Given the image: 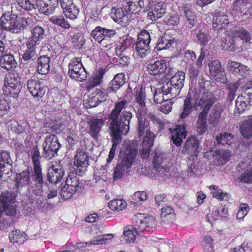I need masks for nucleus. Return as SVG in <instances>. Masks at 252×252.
<instances>
[{
  "instance_id": "28",
  "label": "nucleus",
  "mask_w": 252,
  "mask_h": 252,
  "mask_svg": "<svg viewBox=\"0 0 252 252\" xmlns=\"http://www.w3.org/2000/svg\"><path fill=\"white\" fill-rule=\"evenodd\" d=\"M252 101H249V97L244 93H242L240 95H239L235 101V107L234 109V114L236 115H239L242 114L246 109L248 105L247 103L250 104Z\"/></svg>"
},
{
  "instance_id": "9",
  "label": "nucleus",
  "mask_w": 252,
  "mask_h": 252,
  "mask_svg": "<svg viewBox=\"0 0 252 252\" xmlns=\"http://www.w3.org/2000/svg\"><path fill=\"white\" fill-rule=\"evenodd\" d=\"M185 79V73L183 71L177 72L169 81H165L162 84L164 88L169 90L171 96L176 97L178 95L183 88Z\"/></svg>"
},
{
  "instance_id": "55",
  "label": "nucleus",
  "mask_w": 252,
  "mask_h": 252,
  "mask_svg": "<svg viewBox=\"0 0 252 252\" xmlns=\"http://www.w3.org/2000/svg\"><path fill=\"white\" fill-rule=\"evenodd\" d=\"M109 170V167L107 165H106L104 166H102L101 169L99 170L97 169L94 172V176L95 177V179H97V178H99L102 179L103 181L106 182L110 178V174Z\"/></svg>"
},
{
  "instance_id": "59",
  "label": "nucleus",
  "mask_w": 252,
  "mask_h": 252,
  "mask_svg": "<svg viewBox=\"0 0 252 252\" xmlns=\"http://www.w3.org/2000/svg\"><path fill=\"white\" fill-rule=\"evenodd\" d=\"M32 179L33 184H44L43 174L41 169H33L32 175Z\"/></svg>"
},
{
  "instance_id": "37",
  "label": "nucleus",
  "mask_w": 252,
  "mask_h": 252,
  "mask_svg": "<svg viewBox=\"0 0 252 252\" xmlns=\"http://www.w3.org/2000/svg\"><path fill=\"white\" fill-rule=\"evenodd\" d=\"M165 5L159 2L155 6V8L152 11L149 12L148 16L152 21H156L161 18L165 13Z\"/></svg>"
},
{
  "instance_id": "4",
  "label": "nucleus",
  "mask_w": 252,
  "mask_h": 252,
  "mask_svg": "<svg viewBox=\"0 0 252 252\" xmlns=\"http://www.w3.org/2000/svg\"><path fill=\"white\" fill-rule=\"evenodd\" d=\"M249 32L245 29L235 27L233 28L230 34L221 40V46L225 50L233 51L237 49L246 48V45L251 41Z\"/></svg>"
},
{
  "instance_id": "16",
  "label": "nucleus",
  "mask_w": 252,
  "mask_h": 252,
  "mask_svg": "<svg viewBox=\"0 0 252 252\" xmlns=\"http://www.w3.org/2000/svg\"><path fill=\"white\" fill-rule=\"evenodd\" d=\"M64 174L65 167L62 161H55L47 175V180L50 183L57 184L63 179Z\"/></svg>"
},
{
  "instance_id": "12",
  "label": "nucleus",
  "mask_w": 252,
  "mask_h": 252,
  "mask_svg": "<svg viewBox=\"0 0 252 252\" xmlns=\"http://www.w3.org/2000/svg\"><path fill=\"white\" fill-rule=\"evenodd\" d=\"M61 145L57 136L50 134L46 137L43 144V156L50 159L57 156Z\"/></svg>"
},
{
  "instance_id": "50",
  "label": "nucleus",
  "mask_w": 252,
  "mask_h": 252,
  "mask_svg": "<svg viewBox=\"0 0 252 252\" xmlns=\"http://www.w3.org/2000/svg\"><path fill=\"white\" fill-rule=\"evenodd\" d=\"M241 133L245 138H250L252 136V117L245 121L240 127Z\"/></svg>"
},
{
  "instance_id": "20",
  "label": "nucleus",
  "mask_w": 252,
  "mask_h": 252,
  "mask_svg": "<svg viewBox=\"0 0 252 252\" xmlns=\"http://www.w3.org/2000/svg\"><path fill=\"white\" fill-rule=\"evenodd\" d=\"M167 68L166 62L163 60L152 61L146 66L149 74L153 76L163 75Z\"/></svg>"
},
{
  "instance_id": "17",
  "label": "nucleus",
  "mask_w": 252,
  "mask_h": 252,
  "mask_svg": "<svg viewBox=\"0 0 252 252\" xmlns=\"http://www.w3.org/2000/svg\"><path fill=\"white\" fill-rule=\"evenodd\" d=\"M209 72L211 77L217 82L222 83L226 81L227 78L224 69L219 60H215L209 64Z\"/></svg>"
},
{
  "instance_id": "46",
  "label": "nucleus",
  "mask_w": 252,
  "mask_h": 252,
  "mask_svg": "<svg viewBox=\"0 0 252 252\" xmlns=\"http://www.w3.org/2000/svg\"><path fill=\"white\" fill-rule=\"evenodd\" d=\"M175 43L174 38L167 35L163 36L158 41L157 49L159 50L168 49Z\"/></svg>"
},
{
  "instance_id": "21",
  "label": "nucleus",
  "mask_w": 252,
  "mask_h": 252,
  "mask_svg": "<svg viewBox=\"0 0 252 252\" xmlns=\"http://www.w3.org/2000/svg\"><path fill=\"white\" fill-rule=\"evenodd\" d=\"M229 23L230 20L226 12L218 11L215 13L213 18L212 25L216 30L225 28Z\"/></svg>"
},
{
  "instance_id": "27",
  "label": "nucleus",
  "mask_w": 252,
  "mask_h": 252,
  "mask_svg": "<svg viewBox=\"0 0 252 252\" xmlns=\"http://www.w3.org/2000/svg\"><path fill=\"white\" fill-rule=\"evenodd\" d=\"M32 36L28 42L32 44L38 45L46 35L45 30L41 26H35L32 30Z\"/></svg>"
},
{
  "instance_id": "63",
  "label": "nucleus",
  "mask_w": 252,
  "mask_h": 252,
  "mask_svg": "<svg viewBox=\"0 0 252 252\" xmlns=\"http://www.w3.org/2000/svg\"><path fill=\"white\" fill-rule=\"evenodd\" d=\"M148 197L147 193L144 191H138L134 193L131 196V199L134 203L140 201H146Z\"/></svg>"
},
{
  "instance_id": "10",
  "label": "nucleus",
  "mask_w": 252,
  "mask_h": 252,
  "mask_svg": "<svg viewBox=\"0 0 252 252\" xmlns=\"http://www.w3.org/2000/svg\"><path fill=\"white\" fill-rule=\"evenodd\" d=\"M68 74L72 79L79 82L86 80L87 72L80 58H74L70 61Z\"/></svg>"
},
{
  "instance_id": "62",
  "label": "nucleus",
  "mask_w": 252,
  "mask_h": 252,
  "mask_svg": "<svg viewBox=\"0 0 252 252\" xmlns=\"http://www.w3.org/2000/svg\"><path fill=\"white\" fill-rule=\"evenodd\" d=\"M126 202L121 199L111 200V210L122 211L126 207Z\"/></svg>"
},
{
  "instance_id": "34",
  "label": "nucleus",
  "mask_w": 252,
  "mask_h": 252,
  "mask_svg": "<svg viewBox=\"0 0 252 252\" xmlns=\"http://www.w3.org/2000/svg\"><path fill=\"white\" fill-rule=\"evenodd\" d=\"M171 96L169 90L164 88V85L162 84L159 88H157L154 94V101L158 103H161L164 101L170 99Z\"/></svg>"
},
{
  "instance_id": "47",
  "label": "nucleus",
  "mask_w": 252,
  "mask_h": 252,
  "mask_svg": "<svg viewBox=\"0 0 252 252\" xmlns=\"http://www.w3.org/2000/svg\"><path fill=\"white\" fill-rule=\"evenodd\" d=\"M194 41L201 45H206L208 41V36L205 31L203 29L196 30L192 31Z\"/></svg>"
},
{
  "instance_id": "5",
  "label": "nucleus",
  "mask_w": 252,
  "mask_h": 252,
  "mask_svg": "<svg viewBox=\"0 0 252 252\" xmlns=\"http://www.w3.org/2000/svg\"><path fill=\"white\" fill-rule=\"evenodd\" d=\"M126 149L120 153L121 164L116 167L113 175L114 180L120 179L124 172L130 167L136 160L137 154L136 144L133 141L125 142Z\"/></svg>"
},
{
  "instance_id": "1",
  "label": "nucleus",
  "mask_w": 252,
  "mask_h": 252,
  "mask_svg": "<svg viewBox=\"0 0 252 252\" xmlns=\"http://www.w3.org/2000/svg\"><path fill=\"white\" fill-rule=\"evenodd\" d=\"M145 99V89L142 87L138 88L136 90L135 99L140 107L137 113L138 120L137 130L138 136H143V139L139 149L140 154L142 158H147L149 156L155 137V134L150 130L149 123L146 120Z\"/></svg>"
},
{
  "instance_id": "58",
  "label": "nucleus",
  "mask_w": 252,
  "mask_h": 252,
  "mask_svg": "<svg viewBox=\"0 0 252 252\" xmlns=\"http://www.w3.org/2000/svg\"><path fill=\"white\" fill-rule=\"evenodd\" d=\"M72 42L74 46L79 48H82L85 43V39L82 32H78L75 33L72 38Z\"/></svg>"
},
{
  "instance_id": "44",
  "label": "nucleus",
  "mask_w": 252,
  "mask_h": 252,
  "mask_svg": "<svg viewBox=\"0 0 252 252\" xmlns=\"http://www.w3.org/2000/svg\"><path fill=\"white\" fill-rule=\"evenodd\" d=\"M30 181L29 171L26 170L21 172L16 178V186L17 190L20 191L23 186L27 185L29 183Z\"/></svg>"
},
{
  "instance_id": "53",
  "label": "nucleus",
  "mask_w": 252,
  "mask_h": 252,
  "mask_svg": "<svg viewBox=\"0 0 252 252\" xmlns=\"http://www.w3.org/2000/svg\"><path fill=\"white\" fill-rule=\"evenodd\" d=\"M9 238L10 241L13 243H23L26 240L25 234L20 232L19 230L12 231L9 234Z\"/></svg>"
},
{
  "instance_id": "18",
  "label": "nucleus",
  "mask_w": 252,
  "mask_h": 252,
  "mask_svg": "<svg viewBox=\"0 0 252 252\" xmlns=\"http://www.w3.org/2000/svg\"><path fill=\"white\" fill-rule=\"evenodd\" d=\"M12 161L9 153L6 151L2 152L0 155V182L5 181L6 176L11 172Z\"/></svg>"
},
{
  "instance_id": "15",
  "label": "nucleus",
  "mask_w": 252,
  "mask_h": 252,
  "mask_svg": "<svg viewBox=\"0 0 252 252\" xmlns=\"http://www.w3.org/2000/svg\"><path fill=\"white\" fill-rule=\"evenodd\" d=\"M27 86L29 93L36 99L42 97L47 91L43 82L35 77L27 81Z\"/></svg>"
},
{
  "instance_id": "54",
  "label": "nucleus",
  "mask_w": 252,
  "mask_h": 252,
  "mask_svg": "<svg viewBox=\"0 0 252 252\" xmlns=\"http://www.w3.org/2000/svg\"><path fill=\"white\" fill-rule=\"evenodd\" d=\"M110 33V31L108 29H102L100 27H97L95 29L92 31L91 35L93 38L97 41H99L105 35Z\"/></svg>"
},
{
  "instance_id": "3",
  "label": "nucleus",
  "mask_w": 252,
  "mask_h": 252,
  "mask_svg": "<svg viewBox=\"0 0 252 252\" xmlns=\"http://www.w3.org/2000/svg\"><path fill=\"white\" fill-rule=\"evenodd\" d=\"M200 89H190L184 100L183 111L180 115L178 122L180 124L172 132V139L173 143L177 146L181 145L183 139L186 137L188 130L186 129L185 119L187 118L191 112L197 110L198 101L201 94Z\"/></svg>"
},
{
  "instance_id": "23",
  "label": "nucleus",
  "mask_w": 252,
  "mask_h": 252,
  "mask_svg": "<svg viewBox=\"0 0 252 252\" xmlns=\"http://www.w3.org/2000/svg\"><path fill=\"white\" fill-rule=\"evenodd\" d=\"M146 0H126L123 1V7L128 14H135L139 12L145 6Z\"/></svg>"
},
{
  "instance_id": "6",
  "label": "nucleus",
  "mask_w": 252,
  "mask_h": 252,
  "mask_svg": "<svg viewBox=\"0 0 252 252\" xmlns=\"http://www.w3.org/2000/svg\"><path fill=\"white\" fill-rule=\"evenodd\" d=\"M25 21L21 16H18L11 11L3 14L0 17V25L3 29L17 33L24 29Z\"/></svg>"
},
{
  "instance_id": "40",
  "label": "nucleus",
  "mask_w": 252,
  "mask_h": 252,
  "mask_svg": "<svg viewBox=\"0 0 252 252\" xmlns=\"http://www.w3.org/2000/svg\"><path fill=\"white\" fill-rule=\"evenodd\" d=\"M185 25L189 28H192L194 26L196 22V17L193 11V9L186 7L184 11Z\"/></svg>"
},
{
  "instance_id": "64",
  "label": "nucleus",
  "mask_w": 252,
  "mask_h": 252,
  "mask_svg": "<svg viewBox=\"0 0 252 252\" xmlns=\"http://www.w3.org/2000/svg\"><path fill=\"white\" fill-rule=\"evenodd\" d=\"M196 58V55L194 51L187 50L185 53L183 62L186 63V65L193 64Z\"/></svg>"
},
{
  "instance_id": "31",
  "label": "nucleus",
  "mask_w": 252,
  "mask_h": 252,
  "mask_svg": "<svg viewBox=\"0 0 252 252\" xmlns=\"http://www.w3.org/2000/svg\"><path fill=\"white\" fill-rule=\"evenodd\" d=\"M108 242V239H105L103 236H100L88 243H77L73 247L71 252H84V249L88 244H106Z\"/></svg>"
},
{
  "instance_id": "45",
  "label": "nucleus",
  "mask_w": 252,
  "mask_h": 252,
  "mask_svg": "<svg viewBox=\"0 0 252 252\" xmlns=\"http://www.w3.org/2000/svg\"><path fill=\"white\" fill-rule=\"evenodd\" d=\"M16 196L17 194L15 192H11L8 191L2 192L0 195V206L14 203Z\"/></svg>"
},
{
  "instance_id": "29",
  "label": "nucleus",
  "mask_w": 252,
  "mask_h": 252,
  "mask_svg": "<svg viewBox=\"0 0 252 252\" xmlns=\"http://www.w3.org/2000/svg\"><path fill=\"white\" fill-rule=\"evenodd\" d=\"M126 12L122 8H111V18L116 23L120 24L121 25L125 26L127 23L128 17Z\"/></svg>"
},
{
  "instance_id": "8",
  "label": "nucleus",
  "mask_w": 252,
  "mask_h": 252,
  "mask_svg": "<svg viewBox=\"0 0 252 252\" xmlns=\"http://www.w3.org/2000/svg\"><path fill=\"white\" fill-rule=\"evenodd\" d=\"M83 187V183L75 175H69L65 181V185L62 188L60 196L64 200L71 198L73 195L80 191Z\"/></svg>"
},
{
  "instance_id": "2",
  "label": "nucleus",
  "mask_w": 252,
  "mask_h": 252,
  "mask_svg": "<svg viewBox=\"0 0 252 252\" xmlns=\"http://www.w3.org/2000/svg\"><path fill=\"white\" fill-rule=\"evenodd\" d=\"M125 100L117 102L111 112V137L113 145L111 147V159L113 158L116 149V146L122 140V135H126L129 130V121L132 118L130 112L124 111L120 119L119 115L121 111L126 105Z\"/></svg>"
},
{
  "instance_id": "42",
  "label": "nucleus",
  "mask_w": 252,
  "mask_h": 252,
  "mask_svg": "<svg viewBox=\"0 0 252 252\" xmlns=\"http://www.w3.org/2000/svg\"><path fill=\"white\" fill-rule=\"evenodd\" d=\"M216 139L219 144L231 146L234 142V136L227 132L220 133Z\"/></svg>"
},
{
  "instance_id": "26",
  "label": "nucleus",
  "mask_w": 252,
  "mask_h": 252,
  "mask_svg": "<svg viewBox=\"0 0 252 252\" xmlns=\"http://www.w3.org/2000/svg\"><path fill=\"white\" fill-rule=\"evenodd\" d=\"M248 9L243 16L246 15H251L252 14V0H235L233 2V13L236 11L237 13H242V12Z\"/></svg>"
},
{
  "instance_id": "14",
  "label": "nucleus",
  "mask_w": 252,
  "mask_h": 252,
  "mask_svg": "<svg viewBox=\"0 0 252 252\" xmlns=\"http://www.w3.org/2000/svg\"><path fill=\"white\" fill-rule=\"evenodd\" d=\"M133 223L139 231H150L151 227L156 226V219L153 216L145 217L144 214H137L132 218Z\"/></svg>"
},
{
  "instance_id": "56",
  "label": "nucleus",
  "mask_w": 252,
  "mask_h": 252,
  "mask_svg": "<svg viewBox=\"0 0 252 252\" xmlns=\"http://www.w3.org/2000/svg\"><path fill=\"white\" fill-rule=\"evenodd\" d=\"M15 206L14 203H11L1 207L0 206V212L4 213L7 216H14L16 213Z\"/></svg>"
},
{
  "instance_id": "35",
  "label": "nucleus",
  "mask_w": 252,
  "mask_h": 252,
  "mask_svg": "<svg viewBox=\"0 0 252 252\" xmlns=\"http://www.w3.org/2000/svg\"><path fill=\"white\" fill-rule=\"evenodd\" d=\"M48 0H32L31 3L32 8L36 9L39 12L48 15L53 13L48 2Z\"/></svg>"
},
{
  "instance_id": "60",
  "label": "nucleus",
  "mask_w": 252,
  "mask_h": 252,
  "mask_svg": "<svg viewBox=\"0 0 252 252\" xmlns=\"http://www.w3.org/2000/svg\"><path fill=\"white\" fill-rule=\"evenodd\" d=\"M250 210L249 206L247 203H241L238 208V211L236 214L237 219L243 220L248 214Z\"/></svg>"
},
{
  "instance_id": "11",
  "label": "nucleus",
  "mask_w": 252,
  "mask_h": 252,
  "mask_svg": "<svg viewBox=\"0 0 252 252\" xmlns=\"http://www.w3.org/2000/svg\"><path fill=\"white\" fill-rule=\"evenodd\" d=\"M89 162V155L86 150H77L74 161V169L76 174L79 176H83L87 172Z\"/></svg>"
},
{
  "instance_id": "30",
  "label": "nucleus",
  "mask_w": 252,
  "mask_h": 252,
  "mask_svg": "<svg viewBox=\"0 0 252 252\" xmlns=\"http://www.w3.org/2000/svg\"><path fill=\"white\" fill-rule=\"evenodd\" d=\"M0 63L2 67L7 70L13 69L17 65L15 58L10 53V50L0 58Z\"/></svg>"
},
{
  "instance_id": "13",
  "label": "nucleus",
  "mask_w": 252,
  "mask_h": 252,
  "mask_svg": "<svg viewBox=\"0 0 252 252\" xmlns=\"http://www.w3.org/2000/svg\"><path fill=\"white\" fill-rule=\"evenodd\" d=\"M201 94L198 101V107L202 111L199 114L207 115L212 105L215 102L214 96L212 92L205 89V87H201Z\"/></svg>"
},
{
  "instance_id": "52",
  "label": "nucleus",
  "mask_w": 252,
  "mask_h": 252,
  "mask_svg": "<svg viewBox=\"0 0 252 252\" xmlns=\"http://www.w3.org/2000/svg\"><path fill=\"white\" fill-rule=\"evenodd\" d=\"M31 158L33 164V169H41L40 152L37 147H33L30 152Z\"/></svg>"
},
{
  "instance_id": "49",
  "label": "nucleus",
  "mask_w": 252,
  "mask_h": 252,
  "mask_svg": "<svg viewBox=\"0 0 252 252\" xmlns=\"http://www.w3.org/2000/svg\"><path fill=\"white\" fill-rule=\"evenodd\" d=\"M125 83V77L123 73L116 74L111 80V92H116L121 86Z\"/></svg>"
},
{
  "instance_id": "19",
  "label": "nucleus",
  "mask_w": 252,
  "mask_h": 252,
  "mask_svg": "<svg viewBox=\"0 0 252 252\" xmlns=\"http://www.w3.org/2000/svg\"><path fill=\"white\" fill-rule=\"evenodd\" d=\"M60 2L66 18L72 20L77 18L80 11L79 8L72 0H60Z\"/></svg>"
},
{
  "instance_id": "38",
  "label": "nucleus",
  "mask_w": 252,
  "mask_h": 252,
  "mask_svg": "<svg viewBox=\"0 0 252 252\" xmlns=\"http://www.w3.org/2000/svg\"><path fill=\"white\" fill-rule=\"evenodd\" d=\"M88 125L91 135L95 137L103 125V121L102 119L92 118L89 121Z\"/></svg>"
},
{
  "instance_id": "51",
  "label": "nucleus",
  "mask_w": 252,
  "mask_h": 252,
  "mask_svg": "<svg viewBox=\"0 0 252 252\" xmlns=\"http://www.w3.org/2000/svg\"><path fill=\"white\" fill-rule=\"evenodd\" d=\"M242 80H239L236 83H229L227 85V90L228 91L227 99L231 101L236 95V91L242 84Z\"/></svg>"
},
{
  "instance_id": "25",
  "label": "nucleus",
  "mask_w": 252,
  "mask_h": 252,
  "mask_svg": "<svg viewBox=\"0 0 252 252\" xmlns=\"http://www.w3.org/2000/svg\"><path fill=\"white\" fill-rule=\"evenodd\" d=\"M5 85L11 95L14 97L18 96L20 92L21 85L19 79H16L15 76L10 75L7 77L5 80Z\"/></svg>"
},
{
  "instance_id": "22",
  "label": "nucleus",
  "mask_w": 252,
  "mask_h": 252,
  "mask_svg": "<svg viewBox=\"0 0 252 252\" xmlns=\"http://www.w3.org/2000/svg\"><path fill=\"white\" fill-rule=\"evenodd\" d=\"M229 70L237 76L245 77L249 74L250 68L242 63L235 61H230L227 64Z\"/></svg>"
},
{
  "instance_id": "61",
  "label": "nucleus",
  "mask_w": 252,
  "mask_h": 252,
  "mask_svg": "<svg viewBox=\"0 0 252 252\" xmlns=\"http://www.w3.org/2000/svg\"><path fill=\"white\" fill-rule=\"evenodd\" d=\"M131 44L130 39L127 38L122 39V41L117 45L116 48V53L122 55V53L127 48L130 47Z\"/></svg>"
},
{
  "instance_id": "7",
  "label": "nucleus",
  "mask_w": 252,
  "mask_h": 252,
  "mask_svg": "<svg viewBox=\"0 0 252 252\" xmlns=\"http://www.w3.org/2000/svg\"><path fill=\"white\" fill-rule=\"evenodd\" d=\"M151 41L150 32L147 30H142L138 36L137 41L133 46L134 54L141 59L149 55L151 52Z\"/></svg>"
},
{
  "instance_id": "57",
  "label": "nucleus",
  "mask_w": 252,
  "mask_h": 252,
  "mask_svg": "<svg viewBox=\"0 0 252 252\" xmlns=\"http://www.w3.org/2000/svg\"><path fill=\"white\" fill-rule=\"evenodd\" d=\"M221 111L219 108L213 109L210 115L209 122L214 126H218L220 121Z\"/></svg>"
},
{
  "instance_id": "41",
  "label": "nucleus",
  "mask_w": 252,
  "mask_h": 252,
  "mask_svg": "<svg viewBox=\"0 0 252 252\" xmlns=\"http://www.w3.org/2000/svg\"><path fill=\"white\" fill-rule=\"evenodd\" d=\"M27 49L25 51L23 59L25 61L29 60H33L37 57V54L35 51V48L37 45L31 44L30 42H26Z\"/></svg>"
},
{
  "instance_id": "43",
  "label": "nucleus",
  "mask_w": 252,
  "mask_h": 252,
  "mask_svg": "<svg viewBox=\"0 0 252 252\" xmlns=\"http://www.w3.org/2000/svg\"><path fill=\"white\" fill-rule=\"evenodd\" d=\"M49 21L64 29H69L71 27L68 21L62 15L52 16L50 18Z\"/></svg>"
},
{
  "instance_id": "33",
  "label": "nucleus",
  "mask_w": 252,
  "mask_h": 252,
  "mask_svg": "<svg viewBox=\"0 0 252 252\" xmlns=\"http://www.w3.org/2000/svg\"><path fill=\"white\" fill-rule=\"evenodd\" d=\"M105 69H105L100 68L93 74L87 84L86 88L88 91H90L100 84L103 76L105 73Z\"/></svg>"
},
{
  "instance_id": "39",
  "label": "nucleus",
  "mask_w": 252,
  "mask_h": 252,
  "mask_svg": "<svg viewBox=\"0 0 252 252\" xmlns=\"http://www.w3.org/2000/svg\"><path fill=\"white\" fill-rule=\"evenodd\" d=\"M134 226L128 225L124 228V238L127 243H133L135 239V233L138 229L137 226Z\"/></svg>"
},
{
  "instance_id": "48",
  "label": "nucleus",
  "mask_w": 252,
  "mask_h": 252,
  "mask_svg": "<svg viewBox=\"0 0 252 252\" xmlns=\"http://www.w3.org/2000/svg\"><path fill=\"white\" fill-rule=\"evenodd\" d=\"M207 116L202 114H199L196 122V131L199 135L203 134L207 130Z\"/></svg>"
},
{
  "instance_id": "36",
  "label": "nucleus",
  "mask_w": 252,
  "mask_h": 252,
  "mask_svg": "<svg viewBox=\"0 0 252 252\" xmlns=\"http://www.w3.org/2000/svg\"><path fill=\"white\" fill-rule=\"evenodd\" d=\"M49 57L41 56L37 60V71L41 74H46L50 70Z\"/></svg>"
},
{
  "instance_id": "32",
  "label": "nucleus",
  "mask_w": 252,
  "mask_h": 252,
  "mask_svg": "<svg viewBox=\"0 0 252 252\" xmlns=\"http://www.w3.org/2000/svg\"><path fill=\"white\" fill-rule=\"evenodd\" d=\"M210 153H212L214 160L216 161V163L219 165L225 164L231 157V153L228 150L214 151L211 149Z\"/></svg>"
},
{
  "instance_id": "24",
  "label": "nucleus",
  "mask_w": 252,
  "mask_h": 252,
  "mask_svg": "<svg viewBox=\"0 0 252 252\" xmlns=\"http://www.w3.org/2000/svg\"><path fill=\"white\" fill-rule=\"evenodd\" d=\"M199 140L194 136H191L187 140L183 152L185 154H189L193 156H197L198 153Z\"/></svg>"
}]
</instances>
